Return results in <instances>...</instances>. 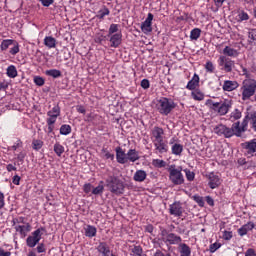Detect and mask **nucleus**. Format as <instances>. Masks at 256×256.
<instances>
[{"instance_id": "0e129e2a", "label": "nucleus", "mask_w": 256, "mask_h": 256, "mask_svg": "<svg viewBox=\"0 0 256 256\" xmlns=\"http://www.w3.org/2000/svg\"><path fill=\"white\" fill-rule=\"evenodd\" d=\"M17 53H19V44L10 49V55H17Z\"/></svg>"}, {"instance_id": "473e14b6", "label": "nucleus", "mask_w": 256, "mask_h": 256, "mask_svg": "<svg viewBox=\"0 0 256 256\" xmlns=\"http://www.w3.org/2000/svg\"><path fill=\"white\" fill-rule=\"evenodd\" d=\"M59 115H61V108L58 105L47 112L48 117H59Z\"/></svg>"}, {"instance_id": "cd10ccee", "label": "nucleus", "mask_w": 256, "mask_h": 256, "mask_svg": "<svg viewBox=\"0 0 256 256\" xmlns=\"http://www.w3.org/2000/svg\"><path fill=\"white\" fill-rule=\"evenodd\" d=\"M172 155H176V157H181L183 153V146L182 144L175 143L171 146Z\"/></svg>"}, {"instance_id": "aec40b11", "label": "nucleus", "mask_w": 256, "mask_h": 256, "mask_svg": "<svg viewBox=\"0 0 256 256\" xmlns=\"http://www.w3.org/2000/svg\"><path fill=\"white\" fill-rule=\"evenodd\" d=\"M253 229H255V223L248 222L238 229V235H240V237H245V235H247L249 231H253Z\"/></svg>"}, {"instance_id": "052dcab7", "label": "nucleus", "mask_w": 256, "mask_h": 256, "mask_svg": "<svg viewBox=\"0 0 256 256\" xmlns=\"http://www.w3.org/2000/svg\"><path fill=\"white\" fill-rule=\"evenodd\" d=\"M221 247V244L219 243H214L210 245V253H215V251H217V249H219Z\"/></svg>"}, {"instance_id": "603ef678", "label": "nucleus", "mask_w": 256, "mask_h": 256, "mask_svg": "<svg viewBox=\"0 0 256 256\" xmlns=\"http://www.w3.org/2000/svg\"><path fill=\"white\" fill-rule=\"evenodd\" d=\"M193 199H194V201H196V203H198L199 207H204L205 201H203V197H201L199 195H194Z\"/></svg>"}, {"instance_id": "9d476101", "label": "nucleus", "mask_w": 256, "mask_h": 256, "mask_svg": "<svg viewBox=\"0 0 256 256\" xmlns=\"http://www.w3.org/2000/svg\"><path fill=\"white\" fill-rule=\"evenodd\" d=\"M14 229L17 233H19L22 239H25V237H27V233H30L32 227L29 222H26L24 224L16 225Z\"/></svg>"}, {"instance_id": "a18cd8bd", "label": "nucleus", "mask_w": 256, "mask_h": 256, "mask_svg": "<svg viewBox=\"0 0 256 256\" xmlns=\"http://www.w3.org/2000/svg\"><path fill=\"white\" fill-rule=\"evenodd\" d=\"M239 119H241V111H239V109H235L230 115V120L237 121Z\"/></svg>"}, {"instance_id": "c756f323", "label": "nucleus", "mask_w": 256, "mask_h": 256, "mask_svg": "<svg viewBox=\"0 0 256 256\" xmlns=\"http://www.w3.org/2000/svg\"><path fill=\"white\" fill-rule=\"evenodd\" d=\"M143 255V248L141 246H133L129 249L128 256H142Z\"/></svg>"}, {"instance_id": "338daca9", "label": "nucleus", "mask_w": 256, "mask_h": 256, "mask_svg": "<svg viewBox=\"0 0 256 256\" xmlns=\"http://www.w3.org/2000/svg\"><path fill=\"white\" fill-rule=\"evenodd\" d=\"M245 256H256L255 249L249 248L248 250H246Z\"/></svg>"}, {"instance_id": "e433bc0d", "label": "nucleus", "mask_w": 256, "mask_h": 256, "mask_svg": "<svg viewBox=\"0 0 256 256\" xmlns=\"http://www.w3.org/2000/svg\"><path fill=\"white\" fill-rule=\"evenodd\" d=\"M220 105H221V102H214L211 99L206 100V106L210 107L213 111H219Z\"/></svg>"}, {"instance_id": "49530a36", "label": "nucleus", "mask_w": 256, "mask_h": 256, "mask_svg": "<svg viewBox=\"0 0 256 256\" xmlns=\"http://www.w3.org/2000/svg\"><path fill=\"white\" fill-rule=\"evenodd\" d=\"M41 147H43V141H41V140H33L32 141V148L35 151H39V149H41Z\"/></svg>"}, {"instance_id": "423d86ee", "label": "nucleus", "mask_w": 256, "mask_h": 256, "mask_svg": "<svg viewBox=\"0 0 256 256\" xmlns=\"http://www.w3.org/2000/svg\"><path fill=\"white\" fill-rule=\"evenodd\" d=\"M43 233H45L44 227H40L32 232V235L28 236L26 239L27 247H30L31 249H33V247H36L39 244V241H41Z\"/></svg>"}, {"instance_id": "58836bf2", "label": "nucleus", "mask_w": 256, "mask_h": 256, "mask_svg": "<svg viewBox=\"0 0 256 256\" xmlns=\"http://www.w3.org/2000/svg\"><path fill=\"white\" fill-rule=\"evenodd\" d=\"M152 165L158 169H163V167H167V162L161 159H153Z\"/></svg>"}, {"instance_id": "7c9ffc66", "label": "nucleus", "mask_w": 256, "mask_h": 256, "mask_svg": "<svg viewBox=\"0 0 256 256\" xmlns=\"http://www.w3.org/2000/svg\"><path fill=\"white\" fill-rule=\"evenodd\" d=\"M85 235L86 237H95V235H97V228H95V226H91V225H88L86 228H85Z\"/></svg>"}, {"instance_id": "bb28decb", "label": "nucleus", "mask_w": 256, "mask_h": 256, "mask_svg": "<svg viewBox=\"0 0 256 256\" xmlns=\"http://www.w3.org/2000/svg\"><path fill=\"white\" fill-rule=\"evenodd\" d=\"M178 249L180 256H191V247L189 245L180 243Z\"/></svg>"}, {"instance_id": "1a4fd4ad", "label": "nucleus", "mask_w": 256, "mask_h": 256, "mask_svg": "<svg viewBox=\"0 0 256 256\" xmlns=\"http://www.w3.org/2000/svg\"><path fill=\"white\" fill-rule=\"evenodd\" d=\"M152 25H153V14L148 13L146 20L141 24V31H143L145 35H147L148 33H151V31H153Z\"/></svg>"}, {"instance_id": "a878e982", "label": "nucleus", "mask_w": 256, "mask_h": 256, "mask_svg": "<svg viewBox=\"0 0 256 256\" xmlns=\"http://www.w3.org/2000/svg\"><path fill=\"white\" fill-rule=\"evenodd\" d=\"M44 45L48 47V49H55L57 47V40L53 38V36H46L44 38Z\"/></svg>"}, {"instance_id": "20e7f679", "label": "nucleus", "mask_w": 256, "mask_h": 256, "mask_svg": "<svg viewBox=\"0 0 256 256\" xmlns=\"http://www.w3.org/2000/svg\"><path fill=\"white\" fill-rule=\"evenodd\" d=\"M106 185L111 193L114 195H123V191H125V184L123 181L115 176H110L106 180Z\"/></svg>"}, {"instance_id": "4d7b16f0", "label": "nucleus", "mask_w": 256, "mask_h": 256, "mask_svg": "<svg viewBox=\"0 0 256 256\" xmlns=\"http://www.w3.org/2000/svg\"><path fill=\"white\" fill-rule=\"evenodd\" d=\"M169 235L168 231L163 229L161 230L160 236H161V241H163V243H165V241L167 240V236Z\"/></svg>"}, {"instance_id": "680f3d73", "label": "nucleus", "mask_w": 256, "mask_h": 256, "mask_svg": "<svg viewBox=\"0 0 256 256\" xmlns=\"http://www.w3.org/2000/svg\"><path fill=\"white\" fill-rule=\"evenodd\" d=\"M37 253H45L47 249L45 248V244L41 243L36 247Z\"/></svg>"}, {"instance_id": "bf43d9fd", "label": "nucleus", "mask_w": 256, "mask_h": 256, "mask_svg": "<svg viewBox=\"0 0 256 256\" xmlns=\"http://www.w3.org/2000/svg\"><path fill=\"white\" fill-rule=\"evenodd\" d=\"M12 183L13 185H20L21 183V176L19 175H14L13 178H12Z\"/></svg>"}, {"instance_id": "a19ab883", "label": "nucleus", "mask_w": 256, "mask_h": 256, "mask_svg": "<svg viewBox=\"0 0 256 256\" xmlns=\"http://www.w3.org/2000/svg\"><path fill=\"white\" fill-rule=\"evenodd\" d=\"M12 43H13L12 39L3 40L1 45H0L1 51H7L9 49V47H11Z\"/></svg>"}, {"instance_id": "8fccbe9b", "label": "nucleus", "mask_w": 256, "mask_h": 256, "mask_svg": "<svg viewBox=\"0 0 256 256\" xmlns=\"http://www.w3.org/2000/svg\"><path fill=\"white\" fill-rule=\"evenodd\" d=\"M205 69L207 71V73H214L215 71V65H213V62L208 61L205 64Z\"/></svg>"}, {"instance_id": "6e6552de", "label": "nucleus", "mask_w": 256, "mask_h": 256, "mask_svg": "<svg viewBox=\"0 0 256 256\" xmlns=\"http://www.w3.org/2000/svg\"><path fill=\"white\" fill-rule=\"evenodd\" d=\"M206 179L208 182V187H210V189H218V187H221V183H223L221 176H219V174L215 172H210L206 174Z\"/></svg>"}, {"instance_id": "39448f33", "label": "nucleus", "mask_w": 256, "mask_h": 256, "mask_svg": "<svg viewBox=\"0 0 256 256\" xmlns=\"http://www.w3.org/2000/svg\"><path fill=\"white\" fill-rule=\"evenodd\" d=\"M183 168L175 165H170L168 168V173H169V181L173 185H183L185 183V176H183Z\"/></svg>"}, {"instance_id": "9b49d317", "label": "nucleus", "mask_w": 256, "mask_h": 256, "mask_svg": "<svg viewBox=\"0 0 256 256\" xmlns=\"http://www.w3.org/2000/svg\"><path fill=\"white\" fill-rule=\"evenodd\" d=\"M170 215H174V217H181L183 215V206L181 202H174L170 205L169 208Z\"/></svg>"}, {"instance_id": "f3484780", "label": "nucleus", "mask_w": 256, "mask_h": 256, "mask_svg": "<svg viewBox=\"0 0 256 256\" xmlns=\"http://www.w3.org/2000/svg\"><path fill=\"white\" fill-rule=\"evenodd\" d=\"M181 241H183L181 236H178L175 233H169L164 243H166V245H181Z\"/></svg>"}, {"instance_id": "2eb2a0df", "label": "nucleus", "mask_w": 256, "mask_h": 256, "mask_svg": "<svg viewBox=\"0 0 256 256\" xmlns=\"http://www.w3.org/2000/svg\"><path fill=\"white\" fill-rule=\"evenodd\" d=\"M108 37H110L109 38L110 47H114V49H117V47L121 45V41H123V34L121 32L112 34Z\"/></svg>"}, {"instance_id": "7ed1b4c3", "label": "nucleus", "mask_w": 256, "mask_h": 256, "mask_svg": "<svg viewBox=\"0 0 256 256\" xmlns=\"http://www.w3.org/2000/svg\"><path fill=\"white\" fill-rule=\"evenodd\" d=\"M176 107H177V104H175V101L167 97L160 98L159 100H157V103H156V109L160 113V115L167 116Z\"/></svg>"}, {"instance_id": "09e8293b", "label": "nucleus", "mask_w": 256, "mask_h": 256, "mask_svg": "<svg viewBox=\"0 0 256 256\" xmlns=\"http://www.w3.org/2000/svg\"><path fill=\"white\" fill-rule=\"evenodd\" d=\"M34 83L38 87H43L45 85V79H43V77H40V76H35Z\"/></svg>"}, {"instance_id": "2f4dec72", "label": "nucleus", "mask_w": 256, "mask_h": 256, "mask_svg": "<svg viewBox=\"0 0 256 256\" xmlns=\"http://www.w3.org/2000/svg\"><path fill=\"white\" fill-rule=\"evenodd\" d=\"M45 75L53 77V79H59V77H61V72L58 69H50L46 70Z\"/></svg>"}, {"instance_id": "c85d7f7f", "label": "nucleus", "mask_w": 256, "mask_h": 256, "mask_svg": "<svg viewBox=\"0 0 256 256\" xmlns=\"http://www.w3.org/2000/svg\"><path fill=\"white\" fill-rule=\"evenodd\" d=\"M191 97L194 101H203V99H205V94L201 90L195 89L191 92Z\"/></svg>"}, {"instance_id": "0eeeda50", "label": "nucleus", "mask_w": 256, "mask_h": 256, "mask_svg": "<svg viewBox=\"0 0 256 256\" xmlns=\"http://www.w3.org/2000/svg\"><path fill=\"white\" fill-rule=\"evenodd\" d=\"M218 65L221 67L222 71H225V73H231V71H233V67H235V61L225 55H222L218 59Z\"/></svg>"}, {"instance_id": "72a5a7b5", "label": "nucleus", "mask_w": 256, "mask_h": 256, "mask_svg": "<svg viewBox=\"0 0 256 256\" xmlns=\"http://www.w3.org/2000/svg\"><path fill=\"white\" fill-rule=\"evenodd\" d=\"M54 153H56L57 157H61L65 153V147L60 143L54 144Z\"/></svg>"}, {"instance_id": "f257e3e1", "label": "nucleus", "mask_w": 256, "mask_h": 256, "mask_svg": "<svg viewBox=\"0 0 256 256\" xmlns=\"http://www.w3.org/2000/svg\"><path fill=\"white\" fill-rule=\"evenodd\" d=\"M249 125V121L243 120L241 122H236L232 124V127L229 128L226 125L219 124L214 127V133L219 137H225L226 139H230L234 135L236 137H241L245 131H247V127Z\"/></svg>"}, {"instance_id": "c03bdc74", "label": "nucleus", "mask_w": 256, "mask_h": 256, "mask_svg": "<svg viewBox=\"0 0 256 256\" xmlns=\"http://www.w3.org/2000/svg\"><path fill=\"white\" fill-rule=\"evenodd\" d=\"M71 133V126L64 124L60 127V135H69Z\"/></svg>"}, {"instance_id": "4c0bfd02", "label": "nucleus", "mask_w": 256, "mask_h": 256, "mask_svg": "<svg viewBox=\"0 0 256 256\" xmlns=\"http://www.w3.org/2000/svg\"><path fill=\"white\" fill-rule=\"evenodd\" d=\"M6 74L8 77H10V79H15V77H17V68L13 65H10L7 68Z\"/></svg>"}, {"instance_id": "f03ea898", "label": "nucleus", "mask_w": 256, "mask_h": 256, "mask_svg": "<svg viewBox=\"0 0 256 256\" xmlns=\"http://www.w3.org/2000/svg\"><path fill=\"white\" fill-rule=\"evenodd\" d=\"M241 99L243 101H249L251 97H254L256 93V80L255 79H245L242 81L240 87Z\"/></svg>"}, {"instance_id": "4be33fe9", "label": "nucleus", "mask_w": 256, "mask_h": 256, "mask_svg": "<svg viewBox=\"0 0 256 256\" xmlns=\"http://www.w3.org/2000/svg\"><path fill=\"white\" fill-rule=\"evenodd\" d=\"M139 152L135 149H130L126 153V163L130 161L131 163H135V161H139Z\"/></svg>"}, {"instance_id": "f704fd0d", "label": "nucleus", "mask_w": 256, "mask_h": 256, "mask_svg": "<svg viewBox=\"0 0 256 256\" xmlns=\"http://www.w3.org/2000/svg\"><path fill=\"white\" fill-rule=\"evenodd\" d=\"M201 37V29L199 28H194L190 32V39L191 41H197Z\"/></svg>"}, {"instance_id": "5fc2aeb1", "label": "nucleus", "mask_w": 256, "mask_h": 256, "mask_svg": "<svg viewBox=\"0 0 256 256\" xmlns=\"http://www.w3.org/2000/svg\"><path fill=\"white\" fill-rule=\"evenodd\" d=\"M57 121V117L55 116H48L46 119L47 125H55V122Z\"/></svg>"}, {"instance_id": "e2e57ef3", "label": "nucleus", "mask_w": 256, "mask_h": 256, "mask_svg": "<svg viewBox=\"0 0 256 256\" xmlns=\"http://www.w3.org/2000/svg\"><path fill=\"white\" fill-rule=\"evenodd\" d=\"M141 87H142V89H149V87H150L149 80L143 79V80L141 81Z\"/></svg>"}, {"instance_id": "ea45409f", "label": "nucleus", "mask_w": 256, "mask_h": 256, "mask_svg": "<svg viewBox=\"0 0 256 256\" xmlns=\"http://www.w3.org/2000/svg\"><path fill=\"white\" fill-rule=\"evenodd\" d=\"M119 33V24H111L108 29L107 37H111V35H115Z\"/></svg>"}, {"instance_id": "13d9d810", "label": "nucleus", "mask_w": 256, "mask_h": 256, "mask_svg": "<svg viewBox=\"0 0 256 256\" xmlns=\"http://www.w3.org/2000/svg\"><path fill=\"white\" fill-rule=\"evenodd\" d=\"M241 69H242V75H244V77H246V79H252L251 73H249V70H247V68L241 66Z\"/></svg>"}, {"instance_id": "b1692460", "label": "nucleus", "mask_w": 256, "mask_h": 256, "mask_svg": "<svg viewBox=\"0 0 256 256\" xmlns=\"http://www.w3.org/2000/svg\"><path fill=\"white\" fill-rule=\"evenodd\" d=\"M133 179L137 183H143V181H145V179H147V172L145 170H137L134 173Z\"/></svg>"}, {"instance_id": "6ab92c4d", "label": "nucleus", "mask_w": 256, "mask_h": 256, "mask_svg": "<svg viewBox=\"0 0 256 256\" xmlns=\"http://www.w3.org/2000/svg\"><path fill=\"white\" fill-rule=\"evenodd\" d=\"M116 160L120 165H125L127 163V154L123 151V148L116 147Z\"/></svg>"}, {"instance_id": "6e6d98bb", "label": "nucleus", "mask_w": 256, "mask_h": 256, "mask_svg": "<svg viewBox=\"0 0 256 256\" xmlns=\"http://www.w3.org/2000/svg\"><path fill=\"white\" fill-rule=\"evenodd\" d=\"M186 178L188 181H193L195 179V173L191 172V170H186Z\"/></svg>"}, {"instance_id": "864d4df0", "label": "nucleus", "mask_w": 256, "mask_h": 256, "mask_svg": "<svg viewBox=\"0 0 256 256\" xmlns=\"http://www.w3.org/2000/svg\"><path fill=\"white\" fill-rule=\"evenodd\" d=\"M102 153H104L105 159H111V161L115 159V154H111V152L107 151L105 148L102 149Z\"/></svg>"}, {"instance_id": "f8f14e48", "label": "nucleus", "mask_w": 256, "mask_h": 256, "mask_svg": "<svg viewBox=\"0 0 256 256\" xmlns=\"http://www.w3.org/2000/svg\"><path fill=\"white\" fill-rule=\"evenodd\" d=\"M155 153L159 155H163L169 151V146L165 140H159L158 142H154Z\"/></svg>"}, {"instance_id": "774afa93", "label": "nucleus", "mask_w": 256, "mask_h": 256, "mask_svg": "<svg viewBox=\"0 0 256 256\" xmlns=\"http://www.w3.org/2000/svg\"><path fill=\"white\" fill-rule=\"evenodd\" d=\"M0 256H11V251H5V249L0 246Z\"/></svg>"}, {"instance_id": "c9c22d12", "label": "nucleus", "mask_w": 256, "mask_h": 256, "mask_svg": "<svg viewBox=\"0 0 256 256\" xmlns=\"http://www.w3.org/2000/svg\"><path fill=\"white\" fill-rule=\"evenodd\" d=\"M105 191V186H103V181H100L99 185L92 189V195H103Z\"/></svg>"}, {"instance_id": "4468645a", "label": "nucleus", "mask_w": 256, "mask_h": 256, "mask_svg": "<svg viewBox=\"0 0 256 256\" xmlns=\"http://www.w3.org/2000/svg\"><path fill=\"white\" fill-rule=\"evenodd\" d=\"M231 107H233V100H224L220 102V105L218 108L219 115H227Z\"/></svg>"}, {"instance_id": "dca6fc26", "label": "nucleus", "mask_w": 256, "mask_h": 256, "mask_svg": "<svg viewBox=\"0 0 256 256\" xmlns=\"http://www.w3.org/2000/svg\"><path fill=\"white\" fill-rule=\"evenodd\" d=\"M163 135H165V131L163 130V128L155 126L152 129L153 143H157L158 141H163Z\"/></svg>"}, {"instance_id": "69168bd1", "label": "nucleus", "mask_w": 256, "mask_h": 256, "mask_svg": "<svg viewBox=\"0 0 256 256\" xmlns=\"http://www.w3.org/2000/svg\"><path fill=\"white\" fill-rule=\"evenodd\" d=\"M92 190H93V185H91V183L84 185V192L91 193Z\"/></svg>"}, {"instance_id": "ddd939ff", "label": "nucleus", "mask_w": 256, "mask_h": 256, "mask_svg": "<svg viewBox=\"0 0 256 256\" xmlns=\"http://www.w3.org/2000/svg\"><path fill=\"white\" fill-rule=\"evenodd\" d=\"M243 149H245L247 155L253 157L254 153H256V139H252L248 142H244L242 144Z\"/></svg>"}, {"instance_id": "3c124183", "label": "nucleus", "mask_w": 256, "mask_h": 256, "mask_svg": "<svg viewBox=\"0 0 256 256\" xmlns=\"http://www.w3.org/2000/svg\"><path fill=\"white\" fill-rule=\"evenodd\" d=\"M222 238L225 241H231V239H233V232L225 230L223 232Z\"/></svg>"}, {"instance_id": "a211bd4d", "label": "nucleus", "mask_w": 256, "mask_h": 256, "mask_svg": "<svg viewBox=\"0 0 256 256\" xmlns=\"http://www.w3.org/2000/svg\"><path fill=\"white\" fill-rule=\"evenodd\" d=\"M239 87V82L235 81V80H226L223 83L222 89L223 91H235V89H238Z\"/></svg>"}, {"instance_id": "37998d69", "label": "nucleus", "mask_w": 256, "mask_h": 256, "mask_svg": "<svg viewBox=\"0 0 256 256\" xmlns=\"http://www.w3.org/2000/svg\"><path fill=\"white\" fill-rule=\"evenodd\" d=\"M238 21H249V14L245 10H239Z\"/></svg>"}, {"instance_id": "de8ad7c7", "label": "nucleus", "mask_w": 256, "mask_h": 256, "mask_svg": "<svg viewBox=\"0 0 256 256\" xmlns=\"http://www.w3.org/2000/svg\"><path fill=\"white\" fill-rule=\"evenodd\" d=\"M25 223H27V222H25V218H23V217L14 218L12 220V224H13L14 228L16 227V225H25Z\"/></svg>"}, {"instance_id": "393cba45", "label": "nucleus", "mask_w": 256, "mask_h": 256, "mask_svg": "<svg viewBox=\"0 0 256 256\" xmlns=\"http://www.w3.org/2000/svg\"><path fill=\"white\" fill-rule=\"evenodd\" d=\"M223 55L226 57H239V51L237 49L231 48L230 46H225L223 49Z\"/></svg>"}, {"instance_id": "79ce46f5", "label": "nucleus", "mask_w": 256, "mask_h": 256, "mask_svg": "<svg viewBox=\"0 0 256 256\" xmlns=\"http://www.w3.org/2000/svg\"><path fill=\"white\" fill-rule=\"evenodd\" d=\"M110 11L107 7L100 9L96 15L97 19H105L106 15H109Z\"/></svg>"}, {"instance_id": "5701e85b", "label": "nucleus", "mask_w": 256, "mask_h": 256, "mask_svg": "<svg viewBox=\"0 0 256 256\" xmlns=\"http://www.w3.org/2000/svg\"><path fill=\"white\" fill-rule=\"evenodd\" d=\"M197 87H199V75L194 74L192 79L186 85V89H188L189 91H195Z\"/></svg>"}, {"instance_id": "412c9836", "label": "nucleus", "mask_w": 256, "mask_h": 256, "mask_svg": "<svg viewBox=\"0 0 256 256\" xmlns=\"http://www.w3.org/2000/svg\"><path fill=\"white\" fill-rule=\"evenodd\" d=\"M98 253H101L102 256H113L114 254L111 253V249L109 248V245H107V243L105 242H101L99 245H98Z\"/></svg>"}]
</instances>
